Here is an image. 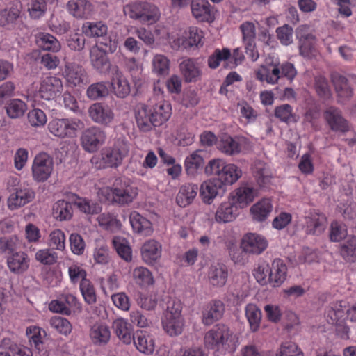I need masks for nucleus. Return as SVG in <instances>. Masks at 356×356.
I'll return each instance as SVG.
<instances>
[{"label": "nucleus", "instance_id": "680f3d73", "mask_svg": "<svg viewBox=\"0 0 356 356\" xmlns=\"http://www.w3.org/2000/svg\"><path fill=\"white\" fill-rule=\"evenodd\" d=\"M55 0H30L27 5V10L33 19H39L47 11V1L53 2Z\"/></svg>", "mask_w": 356, "mask_h": 356}, {"label": "nucleus", "instance_id": "0e129e2a", "mask_svg": "<svg viewBox=\"0 0 356 356\" xmlns=\"http://www.w3.org/2000/svg\"><path fill=\"white\" fill-rule=\"evenodd\" d=\"M108 93V88L107 84L104 82H98L91 84L86 91L87 97L92 100L105 97Z\"/></svg>", "mask_w": 356, "mask_h": 356}, {"label": "nucleus", "instance_id": "4c0bfd02", "mask_svg": "<svg viewBox=\"0 0 356 356\" xmlns=\"http://www.w3.org/2000/svg\"><path fill=\"white\" fill-rule=\"evenodd\" d=\"M162 246L155 240H148L141 248L143 260L147 264H152L161 256Z\"/></svg>", "mask_w": 356, "mask_h": 356}, {"label": "nucleus", "instance_id": "3c124183", "mask_svg": "<svg viewBox=\"0 0 356 356\" xmlns=\"http://www.w3.org/2000/svg\"><path fill=\"white\" fill-rule=\"evenodd\" d=\"M52 214L59 221L70 220L72 216V206L65 200H58L53 205Z\"/></svg>", "mask_w": 356, "mask_h": 356}, {"label": "nucleus", "instance_id": "c9c22d12", "mask_svg": "<svg viewBox=\"0 0 356 356\" xmlns=\"http://www.w3.org/2000/svg\"><path fill=\"white\" fill-rule=\"evenodd\" d=\"M287 267L280 259H275L270 266L269 283L273 286H280L286 280Z\"/></svg>", "mask_w": 356, "mask_h": 356}, {"label": "nucleus", "instance_id": "f3484780", "mask_svg": "<svg viewBox=\"0 0 356 356\" xmlns=\"http://www.w3.org/2000/svg\"><path fill=\"white\" fill-rule=\"evenodd\" d=\"M63 75L70 87H81L87 83L86 70L76 63H66Z\"/></svg>", "mask_w": 356, "mask_h": 356}, {"label": "nucleus", "instance_id": "39448f33", "mask_svg": "<svg viewBox=\"0 0 356 356\" xmlns=\"http://www.w3.org/2000/svg\"><path fill=\"white\" fill-rule=\"evenodd\" d=\"M234 337L232 332L225 325H217L206 332L204 338L207 348L225 353L232 346Z\"/></svg>", "mask_w": 356, "mask_h": 356}, {"label": "nucleus", "instance_id": "09e8293b", "mask_svg": "<svg viewBox=\"0 0 356 356\" xmlns=\"http://www.w3.org/2000/svg\"><path fill=\"white\" fill-rule=\"evenodd\" d=\"M36 42L42 49L53 52H58L60 49L59 41L52 35L46 33H40L36 35Z\"/></svg>", "mask_w": 356, "mask_h": 356}, {"label": "nucleus", "instance_id": "1a4fd4ad", "mask_svg": "<svg viewBox=\"0 0 356 356\" xmlns=\"http://www.w3.org/2000/svg\"><path fill=\"white\" fill-rule=\"evenodd\" d=\"M251 147L250 140L245 136L232 137L222 135L217 143V149L227 156H235Z\"/></svg>", "mask_w": 356, "mask_h": 356}, {"label": "nucleus", "instance_id": "dca6fc26", "mask_svg": "<svg viewBox=\"0 0 356 356\" xmlns=\"http://www.w3.org/2000/svg\"><path fill=\"white\" fill-rule=\"evenodd\" d=\"M63 89V82L60 78L49 76L44 77L41 81L38 93L41 98L51 100L60 96Z\"/></svg>", "mask_w": 356, "mask_h": 356}, {"label": "nucleus", "instance_id": "8fccbe9b", "mask_svg": "<svg viewBox=\"0 0 356 356\" xmlns=\"http://www.w3.org/2000/svg\"><path fill=\"white\" fill-rule=\"evenodd\" d=\"M113 245L120 258L127 262L132 259V250L129 241L120 236H115L113 238Z\"/></svg>", "mask_w": 356, "mask_h": 356}, {"label": "nucleus", "instance_id": "864d4df0", "mask_svg": "<svg viewBox=\"0 0 356 356\" xmlns=\"http://www.w3.org/2000/svg\"><path fill=\"white\" fill-rule=\"evenodd\" d=\"M27 110L26 104L19 99H10L6 106L8 116L12 119L22 117Z\"/></svg>", "mask_w": 356, "mask_h": 356}, {"label": "nucleus", "instance_id": "2f4dec72", "mask_svg": "<svg viewBox=\"0 0 356 356\" xmlns=\"http://www.w3.org/2000/svg\"><path fill=\"white\" fill-rule=\"evenodd\" d=\"M305 220L307 231L309 234L318 235L322 234L326 228L325 216L316 211H311L306 216Z\"/></svg>", "mask_w": 356, "mask_h": 356}, {"label": "nucleus", "instance_id": "a19ab883", "mask_svg": "<svg viewBox=\"0 0 356 356\" xmlns=\"http://www.w3.org/2000/svg\"><path fill=\"white\" fill-rule=\"evenodd\" d=\"M179 67L186 82L197 81L201 76L200 67L193 59L188 58L184 60L180 63Z\"/></svg>", "mask_w": 356, "mask_h": 356}, {"label": "nucleus", "instance_id": "5701e85b", "mask_svg": "<svg viewBox=\"0 0 356 356\" xmlns=\"http://www.w3.org/2000/svg\"><path fill=\"white\" fill-rule=\"evenodd\" d=\"M192 15L201 22H212L215 11L207 0H193L191 4Z\"/></svg>", "mask_w": 356, "mask_h": 356}, {"label": "nucleus", "instance_id": "f257e3e1", "mask_svg": "<svg viewBox=\"0 0 356 356\" xmlns=\"http://www.w3.org/2000/svg\"><path fill=\"white\" fill-rule=\"evenodd\" d=\"M204 172L207 175L214 177L203 181L200 187V195L207 204H212L220 190L234 184L243 175L240 167L221 158L209 161Z\"/></svg>", "mask_w": 356, "mask_h": 356}, {"label": "nucleus", "instance_id": "6e6d98bb", "mask_svg": "<svg viewBox=\"0 0 356 356\" xmlns=\"http://www.w3.org/2000/svg\"><path fill=\"white\" fill-rule=\"evenodd\" d=\"M341 256L347 261H356V236H351L341 245L339 249Z\"/></svg>", "mask_w": 356, "mask_h": 356}, {"label": "nucleus", "instance_id": "e2e57ef3", "mask_svg": "<svg viewBox=\"0 0 356 356\" xmlns=\"http://www.w3.org/2000/svg\"><path fill=\"white\" fill-rule=\"evenodd\" d=\"M49 324L52 328L65 337L68 336L72 330V325L70 322L65 318L61 316H54L51 318Z\"/></svg>", "mask_w": 356, "mask_h": 356}, {"label": "nucleus", "instance_id": "72a5a7b5", "mask_svg": "<svg viewBox=\"0 0 356 356\" xmlns=\"http://www.w3.org/2000/svg\"><path fill=\"white\" fill-rule=\"evenodd\" d=\"M228 278V269L220 263L212 264L209 269L208 279L209 283L215 287H222Z\"/></svg>", "mask_w": 356, "mask_h": 356}, {"label": "nucleus", "instance_id": "052dcab7", "mask_svg": "<svg viewBox=\"0 0 356 356\" xmlns=\"http://www.w3.org/2000/svg\"><path fill=\"white\" fill-rule=\"evenodd\" d=\"M160 15L159 10L156 6L146 2L140 23L145 25L154 24L159 21Z\"/></svg>", "mask_w": 356, "mask_h": 356}, {"label": "nucleus", "instance_id": "37998d69", "mask_svg": "<svg viewBox=\"0 0 356 356\" xmlns=\"http://www.w3.org/2000/svg\"><path fill=\"white\" fill-rule=\"evenodd\" d=\"M245 316L249 323L250 329L252 332L259 330L261 321V311L254 303H248L245 307Z\"/></svg>", "mask_w": 356, "mask_h": 356}, {"label": "nucleus", "instance_id": "a878e982", "mask_svg": "<svg viewBox=\"0 0 356 356\" xmlns=\"http://www.w3.org/2000/svg\"><path fill=\"white\" fill-rule=\"evenodd\" d=\"M112 327L114 333L122 343L126 345L132 343L135 334L131 324L127 319L122 317L117 318L113 321Z\"/></svg>", "mask_w": 356, "mask_h": 356}, {"label": "nucleus", "instance_id": "b1692460", "mask_svg": "<svg viewBox=\"0 0 356 356\" xmlns=\"http://www.w3.org/2000/svg\"><path fill=\"white\" fill-rule=\"evenodd\" d=\"M66 8L76 19H88L95 11V6L89 0H70Z\"/></svg>", "mask_w": 356, "mask_h": 356}, {"label": "nucleus", "instance_id": "c03bdc74", "mask_svg": "<svg viewBox=\"0 0 356 356\" xmlns=\"http://www.w3.org/2000/svg\"><path fill=\"white\" fill-rule=\"evenodd\" d=\"M133 280L140 287H147L154 284V280L150 270L144 266L134 268L131 273Z\"/></svg>", "mask_w": 356, "mask_h": 356}, {"label": "nucleus", "instance_id": "a18cd8bd", "mask_svg": "<svg viewBox=\"0 0 356 356\" xmlns=\"http://www.w3.org/2000/svg\"><path fill=\"white\" fill-rule=\"evenodd\" d=\"M95 262L102 266H107L111 261V252L108 245L104 241L97 242L92 251Z\"/></svg>", "mask_w": 356, "mask_h": 356}, {"label": "nucleus", "instance_id": "5fc2aeb1", "mask_svg": "<svg viewBox=\"0 0 356 356\" xmlns=\"http://www.w3.org/2000/svg\"><path fill=\"white\" fill-rule=\"evenodd\" d=\"M152 72L158 76H166L170 70V60L163 54H155L152 60Z\"/></svg>", "mask_w": 356, "mask_h": 356}, {"label": "nucleus", "instance_id": "393cba45", "mask_svg": "<svg viewBox=\"0 0 356 356\" xmlns=\"http://www.w3.org/2000/svg\"><path fill=\"white\" fill-rule=\"evenodd\" d=\"M6 264L10 272L16 275H22L29 269L30 259L24 252H12L7 257Z\"/></svg>", "mask_w": 356, "mask_h": 356}, {"label": "nucleus", "instance_id": "0eeeda50", "mask_svg": "<svg viewBox=\"0 0 356 356\" xmlns=\"http://www.w3.org/2000/svg\"><path fill=\"white\" fill-rule=\"evenodd\" d=\"M83 127V122L76 118H54L48 124L49 131L59 138H74Z\"/></svg>", "mask_w": 356, "mask_h": 356}, {"label": "nucleus", "instance_id": "6ab92c4d", "mask_svg": "<svg viewBox=\"0 0 356 356\" xmlns=\"http://www.w3.org/2000/svg\"><path fill=\"white\" fill-rule=\"evenodd\" d=\"M268 246V241L263 236L256 233H248L243 236L241 248L243 251L252 254H260Z\"/></svg>", "mask_w": 356, "mask_h": 356}, {"label": "nucleus", "instance_id": "58836bf2", "mask_svg": "<svg viewBox=\"0 0 356 356\" xmlns=\"http://www.w3.org/2000/svg\"><path fill=\"white\" fill-rule=\"evenodd\" d=\"M225 312L224 304L220 300L210 303L203 312L202 323L209 325L222 318Z\"/></svg>", "mask_w": 356, "mask_h": 356}, {"label": "nucleus", "instance_id": "f03ea898", "mask_svg": "<svg viewBox=\"0 0 356 356\" xmlns=\"http://www.w3.org/2000/svg\"><path fill=\"white\" fill-rule=\"evenodd\" d=\"M171 114L170 104L161 100L154 104L139 106L136 112V121L140 131L147 132L168 121Z\"/></svg>", "mask_w": 356, "mask_h": 356}, {"label": "nucleus", "instance_id": "69168bd1", "mask_svg": "<svg viewBox=\"0 0 356 356\" xmlns=\"http://www.w3.org/2000/svg\"><path fill=\"white\" fill-rule=\"evenodd\" d=\"M27 118L30 125L33 127H42L47 122V117L45 113L40 108L30 110L28 113Z\"/></svg>", "mask_w": 356, "mask_h": 356}, {"label": "nucleus", "instance_id": "473e14b6", "mask_svg": "<svg viewBox=\"0 0 356 356\" xmlns=\"http://www.w3.org/2000/svg\"><path fill=\"white\" fill-rule=\"evenodd\" d=\"M90 338L95 345H105L111 339V330L104 322H96L90 329Z\"/></svg>", "mask_w": 356, "mask_h": 356}, {"label": "nucleus", "instance_id": "13d9d810", "mask_svg": "<svg viewBox=\"0 0 356 356\" xmlns=\"http://www.w3.org/2000/svg\"><path fill=\"white\" fill-rule=\"evenodd\" d=\"M66 236L60 229H55L49 234L47 244L53 250L64 251L65 250Z\"/></svg>", "mask_w": 356, "mask_h": 356}, {"label": "nucleus", "instance_id": "7ed1b4c3", "mask_svg": "<svg viewBox=\"0 0 356 356\" xmlns=\"http://www.w3.org/2000/svg\"><path fill=\"white\" fill-rule=\"evenodd\" d=\"M129 151L128 142L124 138H118L113 146L102 149L100 155L91 159L92 164L98 168H114L120 165Z\"/></svg>", "mask_w": 356, "mask_h": 356}, {"label": "nucleus", "instance_id": "6e6552de", "mask_svg": "<svg viewBox=\"0 0 356 356\" xmlns=\"http://www.w3.org/2000/svg\"><path fill=\"white\" fill-rule=\"evenodd\" d=\"M346 302L331 303L326 309L325 318L327 323L335 327L337 334L342 339L348 338V327L346 325Z\"/></svg>", "mask_w": 356, "mask_h": 356}, {"label": "nucleus", "instance_id": "79ce46f5", "mask_svg": "<svg viewBox=\"0 0 356 356\" xmlns=\"http://www.w3.org/2000/svg\"><path fill=\"white\" fill-rule=\"evenodd\" d=\"M197 186L195 184H186L181 186L176 197L178 205L185 207L190 204L197 195Z\"/></svg>", "mask_w": 356, "mask_h": 356}, {"label": "nucleus", "instance_id": "423d86ee", "mask_svg": "<svg viewBox=\"0 0 356 356\" xmlns=\"http://www.w3.org/2000/svg\"><path fill=\"white\" fill-rule=\"evenodd\" d=\"M204 33L197 26H190L176 36L170 35L168 43L174 49H188L203 46Z\"/></svg>", "mask_w": 356, "mask_h": 356}, {"label": "nucleus", "instance_id": "bf43d9fd", "mask_svg": "<svg viewBox=\"0 0 356 356\" xmlns=\"http://www.w3.org/2000/svg\"><path fill=\"white\" fill-rule=\"evenodd\" d=\"M99 226L111 232H118L121 229L122 224L116 217L109 213H104L97 217Z\"/></svg>", "mask_w": 356, "mask_h": 356}, {"label": "nucleus", "instance_id": "c756f323", "mask_svg": "<svg viewBox=\"0 0 356 356\" xmlns=\"http://www.w3.org/2000/svg\"><path fill=\"white\" fill-rule=\"evenodd\" d=\"M252 173L257 184L261 188H268L272 184L273 175L268 164L256 161L252 167Z\"/></svg>", "mask_w": 356, "mask_h": 356}, {"label": "nucleus", "instance_id": "ea45409f", "mask_svg": "<svg viewBox=\"0 0 356 356\" xmlns=\"http://www.w3.org/2000/svg\"><path fill=\"white\" fill-rule=\"evenodd\" d=\"M111 88L113 93L120 98L126 97L131 91L128 80L118 70H115L111 78Z\"/></svg>", "mask_w": 356, "mask_h": 356}, {"label": "nucleus", "instance_id": "4468645a", "mask_svg": "<svg viewBox=\"0 0 356 356\" xmlns=\"http://www.w3.org/2000/svg\"><path fill=\"white\" fill-rule=\"evenodd\" d=\"M135 33L143 43L154 48L161 43L168 42L170 34L163 28H156L152 33L144 27L136 28Z\"/></svg>", "mask_w": 356, "mask_h": 356}, {"label": "nucleus", "instance_id": "774afa93", "mask_svg": "<svg viewBox=\"0 0 356 356\" xmlns=\"http://www.w3.org/2000/svg\"><path fill=\"white\" fill-rule=\"evenodd\" d=\"M35 259L44 265H52L56 262L58 255L52 248H44L36 252Z\"/></svg>", "mask_w": 356, "mask_h": 356}, {"label": "nucleus", "instance_id": "4d7b16f0", "mask_svg": "<svg viewBox=\"0 0 356 356\" xmlns=\"http://www.w3.org/2000/svg\"><path fill=\"white\" fill-rule=\"evenodd\" d=\"M74 203L80 211L88 215L97 214L102 211V207L99 203L86 198L76 197Z\"/></svg>", "mask_w": 356, "mask_h": 356}, {"label": "nucleus", "instance_id": "f8f14e48", "mask_svg": "<svg viewBox=\"0 0 356 356\" xmlns=\"http://www.w3.org/2000/svg\"><path fill=\"white\" fill-rule=\"evenodd\" d=\"M240 30L247 56L254 62L257 60L259 54L255 42L256 24L249 21L244 22L240 25Z\"/></svg>", "mask_w": 356, "mask_h": 356}, {"label": "nucleus", "instance_id": "4be33fe9", "mask_svg": "<svg viewBox=\"0 0 356 356\" xmlns=\"http://www.w3.org/2000/svg\"><path fill=\"white\" fill-rule=\"evenodd\" d=\"M324 118L334 131L346 132L349 129L347 120L343 117L341 111L337 107L329 106L323 113Z\"/></svg>", "mask_w": 356, "mask_h": 356}, {"label": "nucleus", "instance_id": "2eb2a0df", "mask_svg": "<svg viewBox=\"0 0 356 356\" xmlns=\"http://www.w3.org/2000/svg\"><path fill=\"white\" fill-rule=\"evenodd\" d=\"M88 115L94 122L104 126L110 125L115 118L113 108L108 104L99 102L90 106Z\"/></svg>", "mask_w": 356, "mask_h": 356}, {"label": "nucleus", "instance_id": "603ef678", "mask_svg": "<svg viewBox=\"0 0 356 356\" xmlns=\"http://www.w3.org/2000/svg\"><path fill=\"white\" fill-rule=\"evenodd\" d=\"M20 15V10L17 6L3 9L0 12V25L8 29L16 24Z\"/></svg>", "mask_w": 356, "mask_h": 356}, {"label": "nucleus", "instance_id": "aec40b11", "mask_svg": "<svg viewBox=\"0 0 356 356\" xmlns=\"http://www.w3.org/2000/svg\"><path fill=\"white\" fill-rule=\"evenodd\" d=\"M240 214V210L231 198L227 196L226 200L218 206L214 220L218 223H227L233 222Z\"/></svg>", "mask_w": 356, "mask_h": 356}, {"label": "nucleus", "instance_id": "de8ad7c7", "mask_svg": "<svg viewBox=\"0 0 356 356\" xmlns=\"http://www.w3.org/2000/svg\"><path fill=\"white\" fill-rule=\"evenodd\" d=\"M108 27L103 22H86L82 26V32L90 38L103 37L107 33Z\"/></svg>", "mask_w": 356, "mask_h": 356}, {"label": "nucleus", "instance_id": "e433bc0d", "mask_svg": "<svg viewBox=\"0 0 356 356\" xmlns=\"http://www.w3.org/2000/svg\"><path fill=\"white\" fill-rule=\"evenodd\" d=\"M332 80L337 93L338 102L340 104L346 103L350 100L353 94L346 78L336 74L332 75Z\"/></svg>", "mask_w": 356, "mask_h": 356}, {"label": "nucleus", "instance_id": "bb28decb", "mask_svg": "<svg viewBox=\"0 0 356 356\" xmlns=\"http://www.w3.org/2000/svg\"><path fill=\"white\" fill-rule=\"evenodd\" d=\"M132 343L140 353L147 355H152L155 349L154 337L145 330L136 331Z\"/></svg>", "mask_w": 356, "mask_h": 356}, {"label": "nucleus", "instance_id": "20e7f679", "mask_svg": "<svg viewBox=\"0 0 356 356\" xmlns=\"http://www.w3.org/2000/svg\"><path fill=\"white\" fill-rule=\"evenodd\" d=\"M138 194L137 188L130 185V181L126 178L115 180L113 188L104 187L98 192L102 200L126 204L131 202Z\"/></svg>", "mask_w": 356, "mask_h": 356}, {"label": "nucleus", "instance_id": "338daca9", "mask_svg": "<svg viewBox=\"0 0 356 356\" xmlns=\"http://www.w3.org/2000/svg\"><path fill=\"white\" fill-rule=\"evenodd\" d=\"M348 234L346 226L341 222L334 221L330 227V239L332 242H339L344 239Z\"/></svg>", "mask_w": 356, "mask_h": 356}, {"label": "nucleus", "instance_id": "412c9836", "mask_svg": "<svg viewBox=\"0 0 356 356\" xmlns=\"http://www.w3.org/2000/svg\"><path fill=\"white\" fill-rule=\"evenodd\" d=\"M255 76L261 82H266L270 85L277 83L281 77L279 62H267L266 65H261L255 70Z\"/></svg>", "mask_w": 356, "mask_h": 356}, {"label": "nucleus", "instance_id": "c85d7f7f", "mask_svg": "<svg viewBox=\"0 0 356 356\" xmlns=\"http://www.w3.org/2000/svg\"><path fill=\"white\" fill-rule=\"evenodd\" d=\"M273 209L272 200L270 198H262L251 206L250 214L252 220L261 222L270 216Z\"/></svg>", "mask_w": 356, "mask_h": 356}, {"label": "nucleus", "instance_id": "49530a36", "mask_svg": "<svg viewBox=\"0 0 356 356\" xmlns=\"http://www.w3.org/2000/svg\"><path fill=\"white\" fill-rule=\"evenodd\" d=\"M204 164V159L199 150L193 152L185 159L184 166L187 174L190 176L196 175L202 169Z\"/></svg>", "mask_w": 356, "mask_h": 356}, {"label": "nucleus", "instance_id": "cd10ccee", "mask_svg": "<svg viewBox=\"0 0 356 356\" xmlns=\"http://www.w3.org/2000/svg\"><path fill=\"white\" fill-rule=\"evenodd\" d=\"M129 222L133 232L140 236H148L154 232L151 221L137 211H132L130 213Z\"/></svg>", "mask_w": 356, "mask_h": 356}, {"label": "nucleus", "instance_id": "ddd939ff", "mask_svg": "<svg viewBox=\"0 0 356 356\" xmlns=\"http://www.w3.org/2000/svg\"><path fill=\"white\" fill-rule=\"evenodd\" d=\"M257 195V190L254 186L243 184L230 193L228 196L241 210L246 208Z\"/></svg>", "mask_w": 356, "mask_h": 356}, {"label": "nucleus", "instance_id": "9d476101", "mask_svg": "<svg viewBox=\"0 0 356 356\" xmlns=\"http://www.w3.org/2000/svg\"><path fill=\"white\" fill-rule=\"evenodd\" d=\"M31 170L35 181L38 182L45 181L54 170L53 158L45 152L38 154L33 159Z\"/></svg>", "mask_w": 356, "mask_h": 356}, {"label": "nucleus", "instance_id": "f704fd0d", "mask_svg": "<svg viewBox=\"0 0 356 356\" xmlns=\"http://www.w3.org/2000/svg\"><path fill=\"white\" fill-rule=\"evenodd\" d=\"M161 323L164 331L170 337L181 334L184 328L183 316H172L171 314H163Z\"/></svg>", "mask_w": 356, "mask_h": 356}, {"label": "nucleus", "instance_id": "9b49d317", "mask_svg": "<svg viewBox=\"0 0 356 356\" xmlns=\"http://www.w3.org/2000/svg\"><path fill=\"white\" fill-rule=\"evenodd\" d=\"M106 140L105 132L99 127L92 126L85 129L81 136V145L89 153L95 152Z\"/></svg>", "mask_w": 356, "mask_h": 356}, {"label": "nucleus", "instance_id": "7c9ffc66", "mask_svg": "<svg viewBox=\"0 0 356 356\" xmlns=\"http://www.w3.org/2000/svg\"><path fill=\"white\" fill-rule=\"evenodd\" d=\"M90 59L92 67L100 73H107L111 68V63L105 51L97 45L90 49Z\"/></svg>", "mask_w": 356, "mask_h": 356}, {"label": "nucleus", "instance_id": "a211bd4d", "mask_svg": "<svg viewBox=\"0 0 356 356\" xmlns=\"http://www.w3.org/2000/svg\"><path fill=\"white\" fill-rule=\"evenodd\" d=\"M35 197V193L26 183H23L10 194L8 199V206L10 209H16L24 206Z\"/></svg>", "mask_w": 356, "mask_h": 356}]
</instances>
